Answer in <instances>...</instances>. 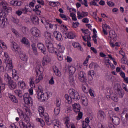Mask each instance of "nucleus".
Returning <instances> with one entry per match:
<instances>
[{"mask_svg":"<svg viewBox=\"0 0 128 128\" xmlns=\"http://www.w3.org/2000/svg\"><path fill=\"white\" fill-rule=\"evenodd\" d=\"M50 58L48 56H45L44 58L42 60V66H46L48 64H50Z\"/></svg>","mask_w":128,"mask_h":128,"instance_id":"23","label":"nucleus"},{"mask_svg":"<svg viewBox=\"0 0 128 128\" xmlns=\"http://www.w3.org/2000/svg\"><path fill=\"white\" fill-rule=\"evenodd\" d=\"M111 100H112L114 102H118V96H111Z\"/></svg>","mask_w":128,"mask_h":128,"instance_id":"50","label":"nucleus"},{"mask_svg":"<svg viewBox=\"0 0 128 128\" xmlns=\"http://www.w3.org/2000/svg\"><path fill=\"white\" fill-rule=\"evenodd\" d=\"M54 114H56V116H58V114H60V108H58V107H56L55 109H54Z\"/></svg>","mask_w":128,"mask_h":128,"instance_id":"44","label":"nucleus"},{"mask_svg":"<svg viewBox=\"0 0 128 128\" xmlns=\"http://www.w3.org/2000/svg\"><path fill=\"white\" fill-rule=\"evenodd\" d=\"M38 48L42 50V52L44 54H46V48L44 46V45L42 44H38Z\"/></svg>","mask_w":128,"mask_h":128,"instance_id":"13","label":"nucleus"},{"mask_svg":"<svg viewBox=\"0 0 128 128\" xmlns=\"http://www.w3.org/2000/svg\"><path fill=\"white\" fill-rule=\"evenodd\" d=\"M30 8V6L27 5L24 8H22L21 10H22V14H26L28 12H32V10Z\"/></svg>","mask_w":128,"mask_h":128,"instance_id":"21","label":"nucleus"},{"mask_svg":"<svg viewBox=\"0 0 128 128\" xmlns=\"http://www.w3.org/2000/svg\"><path fill=\"white\" fill-rule=\"evenodd\" d=\"M20 60H23V62H28V56L26 54L23 53L20 55Z\"/></svg>","mask_w":128,"mask_h":128,"instance_id":"34","label":"nucleus"},{"mask_svg":"<svg viewBox=\"0 0 128 128\" xmlns=\"http://www.w3.org/2000/svg\"><path fill=\"white\" fill-rule=\"evenodd\" d=\"M58 48H59V50L60 52L62 53L64 51V48L61 45H58Z\"/></svg>","mask_w":128,"mask_h":128,"instance_id":"54","label":"nucleus"},{"mask_svg":"<svg viewBox=\"0 0 128 128\" xmlns=\"http://www.w3.org/2000/svg\"><path fill=\"white\" fill-rule=\"evenodd\" d=\"M74 110V112L78 114V112H80V105L75 103L72 105Z\"/></svg>","mask_w":128,"mask_h":128,"instance_id":"14","label":"nucleus"},{"mask_svg":"<svg viewBox=\"0 0 128 128\" xmlns=\"http://www.w3.org/2000/svg\"><path fill=\"white\" fill-rule=\"evenodd\" d=\"M78 80L82 82V84H86L88 82V79H86V74L84 72H80L78 74Z\"/></svg>","mask_w":128,"mask_h":128,"instance_id":"6","label":"nucleus"},{"mask_svg":"<svg viewBox=\"0 0 128 128\" xmlns=\"http://www.w3.org/2000/svg\"><path fill=\"white\" fill-rule=\"evenodd\" d=\"M41 118H44L46 122L50 126L52 124V120H50V116L47 113H44V108L40 107V109L39 110Z\"/></svg>","mask_w":128,"mask_h":128,"instance_id":"2","label":"nucleus"},{"mask_svg":"<svg viewBox=\"0 0 128 128\" xmlns=\"http://www.w3.org/2000/svg\"><path fill=\"white\" fill-rule=\"evenodd\" d=\"M31 20L32 24L35 26H38V24H40V18H38V16L32 17Z\"/></svg>","mask_w":128,"mask_h":128,"instance_id":"18","label":"nucleus"},{"mask_svg":"<svg viewBox=\"0 0 128 128\" xmlns=\"http://www.w3.org/2000/svg\"><path fill=\"white\" fill-rule=\"evenodd\" d=\"M11 44L12 46V50H15L16 54H18L20 56L22 54H24V52L22 50V48L18 46V44H16V42H12Z\"/></svg>","mask_w":128,"mask_h":128,"instance_id":"5","label":"nucleus"},{"mask_svg":"<svg viewBox=\"0 0 128 128\" xmlns=\"http://www.w3.org/2000/svg\"><path fill=\"white\" fill-rule=\"evenodd\" d=\"M52 42H54V40H46V46L50 54H54V52H56Z\"/></svg>","mask_w":128,"mask_h":128,"instance_id":"4","label":"nucleus"},{"mask_svg":"<svg viewBox=\"0 0 128 128\" xmlns=\"http://www.w3.org/2000/svg\"><path fill=\"white\" fill-rule=\"evenodd\" d=\"M70 16L72 18V20H74V22H76L78 20V18H76V15L74 14V13H71L70 14Z\"/></svg>","mask_w":128,"mask_h":128,"instance_id":"45","label":"nucleus"},{"mask_svg":"<svg viewBox=\"0 0 128 128\" xmlns=\"http://www.w3.org/2000/svg\"><path fill=\"white\" fill-rule=\"evenodd\" d=\"M25 114L26 116H30V112L28 108L25 109Z\"/></svg>","mask_w":128,"mask_h":128,"instance_id":"61","label":"nucleus"},{"mask_svg":"<svg viewBox=\"0 0 128 128\" xmlns=\"http://www.w3.org/2000/svg\"><path fill=\"white\" fill-rule=\"evenodd\" d=\"M54 36H55L57 40H58V42H62V35L60 34L58 32H54Z\"/></svg>","mask_w":128,"mask_h":128,"instance_id":"19","label":"nucleus"},{"mask_svg":"<svg viewBox=\"0 0 128 128\" xmlns=\"http://www.w3.org/2000/svg\"><path fill=\"white\" fill-rule=\"evenodd\" d=\"M121 61L123 64H128V62L126 60L124 56L122 58L121 60Z\"/></svg>","mask_w":128,"mask_h":128,"instance_id":"62","label":"nucleus"},{"mask_svg":"<svg viewBox=\"0 0 128 128\" xmlns=\"http://www.w3.org/2000/svg\"><path fill=\"white\" fill-rule=\"evenodd\" d=\"M32 48L33 50V52L35 56H38V48L35 44H32Z\"/></svg>","mask_w":128,"mask_h":128,"instance_id":"32","label":"nucleus"},{"mask_svg":"<svg viewBox=\"0 0 128 128\" xmlns=\"http://www.w3.org/2000/svg\"><path fill=\"white\" fill-rule=\"evenodd\" d=\"M98 118L101 120H104L106 118V113L103 111H100L98 112Z\"/></svg>","mask_w":128,"mask_h":128,"instance_id":"20","label":"nucleus"},{"mask_svg":"<svg viewBox=\"0 0 128 128\" xmlns=\"http://www.w3.org/2000/svg\"><path fill=\"white\" fill-rule=\"evenodd\" d=\"M70 96L68 94L65 95V98L68 100L69 104H72V100H80V94L76 90L74 89H70L69 90Z\"/></svg>","mask_w":128,"mask_h":128,"instance_id":"1","label":"nucleus"},{"mask_svg":"<svg viewBox=\"0 0 128 128\" xmlns=\"http://www.w3.org/2000/svg\"><path fill=\"white\" fill-rule=\"evenodd\" d=\"M5 78H8V82H12V78L8 74H5Z\"/></svg>","mask_w":128,"mask_h":128,"instance_id":"60","label":"nucleus"},{"mask_svg":"<svg viewBox=\"0 0 128 128\" xmlns=\"http://www.w3.org/2000/svg\"><path fill=\"white\" fill-rule=\"evenodd\" d=\"M76 38V35L74 33V32H70L68 34V38L69 40H74Z\"/></svg>","mask_w":128,"mask_h":128,"instance_id":"37","label":"nucleus"},{"mask_svg":"<svg viewBox=\"0 0 128 128\" xmlns=\"http://www.w3.org/2000/svg\"><path fill=\"white\" fill-rule=\"evenodd\" d=\"M60 18H63L64 20H68V18H66V16L65 14H60Z\"/></svg>","mask_w":128,"mask_h":128,"instance_id":"57","label":"nucleus"},{"mask_svg":"<svg viewBox=\"0 0 128 128\" xmlns=\"http://www.w3.org/2000/svg\"><path fill=\"white\" fill-rule=\"evenodd\" d=\"M68 70L70 74H74L76 70V68L74 66H70L68 68Z\"/></svg>","mask_w":128,"mask_h":128,"instance_id":"30","label":"nucleus"},{"mask_svg":"<svg viewBox=\"0 0 128 128\" xmlns=\"http://www.w3.org/2000/svg\"><path fill=\"white\" fill-rule=\"evenodd\" d=\"M22 32L25 36H26L28 34V33L30 32V31L28 30V28L24 27L22 29Z\"/></svg>","mask_w":128,"mask_h":128,"instance_id":"39","label":"nucleus"},{"mask_svg":"<svg viewBox=\"0 0 128 128\" xmlns=\"http://www.w3.org/2000/svg\"><path fill=\"white\" fill-rule=\"evenodd\" d=\"M18 85L20 86V88H26V82H20L18 84Z\"/></svg>","mask_w":128,"mask_h":128,"instance_id":"41","label":"nucleus"},{"mask_svg":"<svg viewBox=\"0 0 128 128\" xmlns=\"http://www.w3.org/2000/svg\"><path fill=\"white\" fill-rule=\"evenodd\" d=\"M8 84L10 86V88L12 90H16V86H18L16 83L12 80V81L9 82Z\"/></svg>","mask_w":128,"mask_h":128,"instance_id":"17","label":"nucleus"},{"mask_svg":"<svg viewBox=\"0 0 128 128\" xmlns=\"http://www.w3.org/2000/svg\"><path fill=\"white\" fill-rule=\"evenodd\" d=\"M4 56L6 58V60H7L8 66L9 70H12L14 68L12 60L10 58L7 52H4Z\"/></svg>","mask_w":128,"mask_h":128,"instance_id":"10","label":"nucleus"},{"mask_svg":"<svg viewBox=\"0 0 128 128\" xmlns=\"http://www.w3.org/2000/svg\"><path fill=\"white\" fill-rule=\"evenodd\" d=\"M82 102L84 106H88V98H86V96H82Z\"/></svg>","mask_w":128,"mask_h":128,"instance_id":"26","label":"nucleus"},{"mask_svg":"<svg viewBox=\"0 0 128 128\" xmlns=\"http://www.w3.org/2000/svg\"><path fill=\"white\" fill-rule=\"evenodd\" d=\"M6 22H7L6 19L0 20V27L1 28H6Z\"/></svg>","mask_w":128,"mask_h":128,"instance_id":"31","label":"nucleus"},{"mask_svg":"<svg viewBox=\"0 0 128 128\" xmlns=\"http://www.w3.org/2000/svg\"><path fill=\"white\" fill-rule=\"evenodd\" d=\"M32 10L34 12H42V11L40 10V8H38V5L35 6V9H33Z\"/></svg>","mask_w":128,"mask_h":128,"instance_id":"56","label":"nucleus"},{"mask_svg":"<svg viewBox=\"0 0 128 128\" xmlns=\"http://www.w3.org/2000/svg\"><path fill=\"white\" fill-rule=\"evenodd\" d=\"M21 42L22 44H24L26 46V48H30V41H28V40L26 38V37L23 38Z\"/></svg>","mask_w":128,"mask_h":128,"instance_id":"22","label":"nucleus"},{"mask_svg":"<svg viewBox=\"0 0 128 128\" xmlns=\"http://www.w3.org/2000/svg\"><path fill=\"white\" fill-rule=\"evenodd\" d=\"M107 4L108 6H110L111 8L112 6H114V3L112 2H107Z\"/></svg>","mask_w":128,"mask_h":128,"instance_id":"63","label":"nucleus"},{"mask_svg":"<svg viewBox=\"0 0 128 128\" xmlns=\"http://www.w3.org/2000/svg\"><path fill=\"white\" fill-rule=\"evenodd\" d=\"M22 4L23 3L21 1H16L15 6H22Z\"/></svg>","mask_w":128,"mask_h":128,"instance_id":"52","label":"nucleus"},{"mask_svg":"<svg viewBox=\"0 0 128 128\" xmlns=\"http://www.w3.org/2000/svg\"><path fill=\"white\" fill-rule=\"evenodd\" d=\"M88 75L90 78H92L93 76H94V71H90L88 73Z\"/></svg>","mask_w":128,"mask_h":128,"instance_id":"64","label":"nucleus"},{"mask_svg":"<svg viewBox=\"0 0 128 128\" xmlns=\"http://www.w3.org/2000/svg\"><path fill=\"white\" fill-rule=\"evenodd\" d=\"M19 124L21 128H34L33 127H32V124H26L22 121H20L19 122Z\"/></svg>","mask_w":128,"mask_h":128,"instance_id":"12","label":"nucleus"},{"mask_svg":"<svg viewBox=\"0 0 128 128\" xmlns=\"http://www.w3.org/2000/svg\"><path fill=\"white\" fill-rule=\"evenodd\" d=\"M78 26H80V23L78 22H76V23L73 22L72 27L74 28H78Z\"/></svg>","mask_w":128,"mask_h":128,"instance_id":"55","label":"nucleus"},{"mask_svg":"<svg viewBox=\"0 0 128 128\" xmlns=\"http://www.w3.org/2000/svg\"><path fill=\"white\" fill-rule=\"evenodd\" d=\"M90 122V118H86L85 122H83L82 123V128H92V127H90V126H89L88 124Z\"/></svg>","mask_w":128,"mask_h":128,"instance_id":"16","label":"nucleus"},{"mask_svg":"<svg viewBox=\"0 0 128 128\" xmlns=\"http://www.w3.org/2000/svg\"><path fill=\"white\" fill-rule=\"evenodd\" d=\"M73 46L75 48H79L80 50H82V46H80V44L78 43L73 44Z\"/></svg>","mask_w":128,"mask_h":128,"instance_id":"48","label":"nucleus"},{"mask_svg":"<svg viewBox=\"0 0 128 128\" xmlns=\"http://www.w3.org/2000/svg\"><path fill=\"white\" fill-rule=\"evenodd\" d=\"M108 114L110 116V120L114 118L116 116V114H114V112H112V110H110L108 112Z\"/></svg>","mask_w":128,"mask_h":128,"instance_id":"46","label":"nucleus"},{"mask_svg":"<svg viewBox=\"0 0 128 128\" xmlns=\"http://www.w3.org/2000/svg\"><path fill=\"white\" fill-rule=\"evenodd\" d=\"M30 98V96L28 93H26L24 96V100H28V98Z\"/></svg>","mask_w":128,"mask_h":128,"instance_id":"51","label":"nucleus"},{"mask_svg":"<svg viewBox=\"0 0 128 128\" xmlns=\"http://www.w3.org/2000/svg\"><path fill=\"white\" fill-rule=\"evenodd\" d=\"M50 98V95L48 93L40 94L39 95H37V98L40 100V102H46V100H48Z\"/></svg>","mask_w":128,"mask_h":128,"instance_id":"7","label":"nucleus"},{"mask_svg":"<svg viewBox=\"0 0 128 128\" xmlns=\"http://www.w3.org/2000/svg\"><path fill=\"white\" fill-rule=\"evenodd\" d=\"M84 84H82V88L83 90H84V92L86 90V86H88V84L86 82V84L85 83H82Z\"/></svg>","mask_w":128,"mask_h":128,"instance_id":"53","label":"nucleus"},{"mask_svg":"<svg viewBox=\"0 0 128 128\" xmlns=\"http://www.w3.org/2000/svg\"><path fill=\"white\" fill-rule=\"evenodd\" d=\"M31 32L33 36L31 38V40L32 42H36V40H35L36 38H40V31L34 27L32 28Z\"/></svg>","mask_w":128,"mask_h":128,"instance_id":"3","label":"nucleus"},{"mask_svg":"<svg viewBox=\"0 0 128 128\" xmlns=\"http://www.w3.org/2000/svg\"><path fill=\"white\" fill-rule=\"evenodd\" d=\"M30 86L32 88H36V84H34V77H32L30 78Z\"/></svg>","mask_w":128,"mask_h":128,"instance_id":"33","label":"nucleus"},{"mask_svg":"<svg viewBox=\"0 0 128 128\" xmlns=\"http://www.w3.org/2000/svg\"><path fill=\"white\" fill-rule=\"evenodd\" d=\"M0 5L3 8L2 10H6L8 12H12V8L8 6V4L5 1L0 0Z\"/></svg>","mask_w":128,"mask_h":128,"instance_id":"8","label":"nucleus"},{"mask_svg":"<svg viewBox=\"0 0 128 128\" xmlns=\"http://www.w3.org/2000/svg\"><path fill=\"white\" fill-rule=\"evenodd\" d=\"M78 116L76 117V120H82V116L84 115L82 113V112H78Z\"/></svg>","mask_w":128,"mask_h":128,"instance_id":"47","label":"nucleus"},{"mask_svg":"<svg viewBox=\"0 0 128 128\" xmlns=\"http://www.w3.org/2000/svg\"><path fill=\"white\" fill-rule=\"evenodd\" d=\"M24 102L27 104H32V98H28L24 100Z\"/></svg>","mask_w":128,"mask_h":128,"instance_id":"40","label":"nucleus"},{"mask_svg":"<svg viewBox=\"0 0 128 128\" xmlns=\"http://www.w3.org/2000/svg\"><path fill=\"white\" fill-rule=\"evenodd\" d=\"M53 126H54V128H60V122L58 120H54L53 121Z\"/></svg>","mask_w":128,"mask_h":128,"instance_id":"35","label":"nucleus"},{"mask_svg":"<svg viewBox=\"0 0 128 128\" xmlns=\"http://www.w3.org/2000/svg\"><path fill=\"white\" fill-rule=\"evenodd\" d=\"M76 79H74V76H70L69 79V82L70 84H72V86H74V80Z\"/></svg>","mask_w":128,"mask_h":128,"instance_id":"43","label":"nucleus"},{"mask_svg":"<svg viewBox=\"0 0 128 128\" xmlns=\"http://www.w3.org/2000/svg\"><path fill=\"white\" fill-rule=\"evenodd\" d=\"M36 2L35 0H33L32 2L30 4L29 6H30H30L32 8H34V4H36Z\"/></svg>","mask_w":128,"mask_h":128,"instance_id":"58","label":"nucleus"},{"mask_svg":"<svg viewBox=\"0 0 128 128\" xmlns=\"http://www.w3.org/2000/svg\"><path fill=\"white\" fill-rule=\"evenodd\" d=\"M117 94L119 96V97L120 98H124V90L120 89L119 88L117 90Z\"/></svg>","mask_w":128,"mask_h":128,"instance_id":"27","label":"nucleus"},{"mask_svg":"<svg viewBox=\"0 0 128 128\" xmlns=\"http://www.w3.org/2000/svg\"><path fill=\"white\" fill-rule=\"evenodd\" d=\"M38 90L37 92V96H40V94H44V88L42 86H39Z\"/></svg>","mask_w":128,"mask_h":128,"instance_id":"38","label":"nucleus"},{"mask_svg":"<svg viewBox=\"0 0 128 128\" xmlns=\"http://www.w3.org/2000/svg\"><path fill=\"white\" fill-rule=\"evenodd\" d=\"M11 20L12 22H14V24H18V22H20V20H18V19H17L14 17L11 18Z\"/></svg>","mask_w":128,"mask_h":128,"instance_id":"49","label":"nucleus"},{"mask_svg":"<svg viewBox=\"0 0 128 128\" xmlns=\"http://www.w3.org/2000/svg\"><path fill=\"white\" fill-rule=\"evenodd\" d=\"M36 120L38 122H39V124H40V126L42 128H44V126H46V122L42 119L37 118Z\"/></svg>","mask_w":128,"mask_h":128,"instance_id":"36","label":"nucleus"},{"mask_svg":"<svg viewBox=\"0 0 128 128\" xmlns=\"http://www.w3.org/2000/svg\"><path fill=\"white\" fill-rule=\"evenodd\" d=\"M11 12L10 11L0 10V20H6V22H8L6 16H8V14Z\"/></svg>","mask_w":128,"mask_h":128,"instance_id":"9","label":"nucleus"},{"mask_svg":"<svg viewBox=\"0 0 128 128\" xmlns=\"http://www.w3.org/2000/svg\"><path fill=\"white\" fill-rule=\"evenodd\" d=\"M44 36L46 38L47 40H54V36L48 32H45Z\"/></svg>","mask_w":128,"mask_h":128,"instance_id":"25","label":"nucleus"},{"mask_svg":"<svg viewBox=\"0 0 128 128\" xmlns=\"http://www.w3.org/2000/svg\"><path fill=\"white\" fill-rule=\"evenodd\" d=\"M18 114L20 116H24V122H26V124H30V115H24L22 111H21L20 112H19Z\"/></svg>","mask_w":128,"mask_h":128,"instance_id":"11","label":"nucleus"},{"mask_svg":"<svg viewBox=\"0 0 128 128\" xmlns=\"http://www.w3.org/2000/svg\"><path fill=\"white\" fill-rule=\"evenodd\" d=\"M54 72L56 76H62V72H60V70L58 69V67L56 66L54 68Z\"/></svg>","mask_w":128,"mask_h":128,"instance_id":"28","label":"nucleus"},{"mask_svg":"<svg viewBox=\"0 0 128 128\" xmlns=\"http://www.w3.org/2000/svg\"><path fill=\"white\" fill-rule=\"evenodd\" d=\"M109 34L110 36L109 37L110 38H113L114 40H116V38H118V35L116 34L115 31H114V30L110 31V32H109Z\"/></svg>","mask_w":128,"mask_h":128,"instance_id":"24","label":"nucleus"},{"mask_svg":"<svg viewBox=\"0 0 128 128\" xmlns=\"http://www.w3.org/2000/svg\"><path fill=\"white\" fill-rule=\"evenodd\" d=\"M12 75H13L14 79V80H18V79L20 78V76H18V74L12 73Z\"/></svg>","mask_w":128,"mask_h":128,"instance_id":"59","label":"nucleus"},{"mask_svg":"<svg viewBox=\"0 0 128 128\" xmlns=\"http://www.w3.org/2000/svg\"><path fill=\"white\" fill-rule=\"evenodd\" d=\"M9 98L12 102H14V104H18V98H16V97L15 96L10 95Z\"/></svg>","mask_w":128,"mask_h":128,"instance_id":"29","label":"nucleus"},{"mask_svg":"<svg viewBox=\"0 0 128 128\" xmlns=\"http://www.w3.org/2000/svg\"><path fill=\"white\" fill-rule=\"evenodd\" d=\"M15 93L16 94L19 98H22L24 95H22V90H16L15 91Z\"/></svg>","mask_w":128,"mask_h":128,"instance_id":"42","label":"nucleus"},{"mask_svg":"<svg viewBox=\"0 0 128 128\" xmlns=\"http://www.w3.org/2000/svg\"><path fill=\"white\" fill-rule=\"evenodd\" d=\"M111 120L115 126H119L120 124V118L118 116H115Z\"/></svg>","mask_w":128,"mask_h":128,"instance_id":"15","label":"nucleus"}]
</instances>
